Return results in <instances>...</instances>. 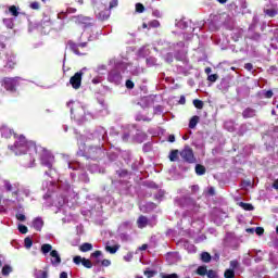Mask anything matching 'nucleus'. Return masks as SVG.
I'll use <instances>...</instances> for the list:
<instances>
[{
	"label": "nucleus",
	"mask_w": 278,
	"mask_h": 278,
	"mask_svg": "<svg viewBox=\"0 0 278 278\" xmlns=\"http://www.w3.org/2000/svg\"><path fill=\"white\" fill-rule=\"evenodd\" d=\"M40 162L41 166H45L48 168V170L45 172V177H49V179H46L42 181L41 190L46 192L43 194L45 201H47L48 205H54V207H58L60 212L61 207H71V204L68 200L77 202V199H79V193L75 191L73 186L68 184L66 179L63 177L58 178V170L53 167L55 164V156H53V153L51 151L42 149V152L40 154ZM55 179L56 184H55Z\"/></svg>",
	"instance_id": "nucleus-1"
},
{
	"label": "nucleus",
	"mask_w": 278,
	"mask_h": 278,
	"mask_svg": "<svg viewBox=\"0 0 278 278\" xmlns=\"http://www.w3.org/2000/svg\"><path fill=\"white\" fill-rule=\"evenodd\" d=\"M174 205L176 207H180L181 210H186V212L182 213V223H186L188 218H191V227L195 229V231H201L203 229V214H199V211L201 210V206L198 205L194 200L190 197H180L176 198L174 200Z\"/></svg>",
	"instance_id": "nucleus-2"
},
{
	"label": "nucleus",
	"mask_w": 278,
	"mask_h": 278,
	"mask_svg": "<svg viewBox=\"0 0 278 278\" xmlns=\"http://www.w3.org/2000/svg\"><path fill=\"white\" fill-rule=\"evenodd\" d=\"M74 134H76V140L78 142L77 155L80 157H86L87 160H92L93 162L103 160V157H105V151H108V147L99 143L98 146H89L86 149V137L79 135V132L76 130H74Z\"/></svg>",
	"instance_id": "nucleus-3"
},
{
	"label": "nucleus",
	"mask_w": 278,
	"mask_h": 278,
	"mask_svg": "<svg viewBox=\"0 0 278 278\" xmlns=\"http://www.w3.org/2000/svg\"><path fill=\"white\" fill-rule=\"evenodd\" d=\"M9 149L15 153V155H25L28 153L30 157L29 168L35 166L36 154L38 153V148L36 147V142L28 141L25 136L21 135L15 141L14 146H9Z\"/></svg>",
	"instance_id": "nucleus-4"
},
{
	"label": "nucleus",
	"mask_w": 278,
	"mask_h": 278,
	"mask_svg": "<svg viewBox=\"0 0 278 278\" xmlns=\"http://www.w3.org/2000/svg\"><path fill=\"white\" fill-rule=\"evenodd\" d=\"M67 108L70 109L72 121H75L77 125H84L89 118H94V114L88 110V104L84 102L72 100L67 102Z\"/></svg>",
	"instance_id": "nucleus-5"
},
{
	"label": "nucleus",
	"mask_w": 278,
	"mask_h": 278,
	"mask_svg": "<svg viewBox=\"0 0 278 278\" xmlns=\"http://www.w3.org/2000/svg\"><path fill=\"white\" fill-rule=\"evenodd\" d=\"M109 66H113L108 73L106 79L109 84L121 86V84H123V73L129 68V63L121 59H111Z\"/></svg>",
	"instance_id": "nucleus-6"
},
{
	"label": "nucleus",
	"mask_w": 278,
	"mask_h": 278,
	"mask_svg": "<svg viewBox=\"0 0 278 278\" xmlns=\"http://www.w3.org/2000/svg\"><path fill=\"white\" fill-rule=\"evenodd\" d=\"M83 136L85 138V142L87 140H91L102 146L110 143V137H108V129H105V127L103 126H97L92 132H86V135Z\"/></svg>",
	"instance_id": "nucleus-7"
},
{
	"label": "nucleus",
	"mask_w": 278,
	"mask_h": 278,
	"mask_svg": "<svg viewBox=\"0 0 278 278\" xmlns=\"http://www.w3.org/2000/svg\"><path fill=\"white\" fill-rule=\"evenodd\" d=\"M131 179V173L127 169L119 168L116 170L115 179H112V186L116 190H129L131 184L128 182Z\"/></svg>",
	"instance_id": "nucleus-8"
},
{
	"label": "nucleus",
	"mask_w": 278,
	"mask_h": 278,
	"mask_svg": "<svg viewBox=\"0 0 278 278\" xmlns=\"http://www.w3.org/2000/svg\"><path fill=\"white\" fill-rule=\"evenodd\" d=\"M94 10V14L99 21H108L112 12L108 10V4L103 1L92 0L91 1Z\"/></svg>",
	"instance_id": "nucleus-9"
},
{
	"label": "nucleus",
	"mask_w": 278,
	"mask_h": 278,
	"mask_svg": "<svg viewBox=\"0 0 278 278\" xmlns=\"http://www.w3.org/2000/svg\"><path fill=\"white\" fill-rule=\"evenodd\" d=\"M85 205L87 206V210L81 211L83 216H90L92 212H97L98 214H101L103 210L102 201L99 198L88 199L85 202Z\"/></svg>",
	"instance_id": "nucleus-10"
},
{
	"label": "nucleus",
	"mask_w": 278,
	"mask_h": 278,
	"mask_svg": "<svg viewBox=\"0 0 278 278\" xmlns=\"http://www.w3.org/2000/svg\"><path fill=\"white\" fill-rule=\"evenodd\" d=\"M224 244L232 251H238V249H240V244H242V237H238L232 232H227L224 239Z\"/></svg>",
	"instance_id": "nucleus-11"
},
{
	"label": "nucleus",
	"mask_w": 278,
	"mask_h": 278,
	"mask_svg": "<svg viewBox=\"0 0 278 278\" xmlns=\"http://www.w3.org/2000/svg\"><path fill=\"white\" fill-rule=\"evenodd\" d=\"M173 47V51L175 52V58L179 62H184V64L188 63V56L186 51V43L184 41H179L176 45L170 46Z\"/></svg>",
	"instance_id": "nucleus-12"
},
{
	"label": "nucleus",
	"mask_w": 278,
	"mask_h": 278,
	"mask_svg": "<svg viewBox=\"0 0 278 278\" xmlns=\"http://www.w3.org/2000/svg\"><path fill=\"white\" fill-rule=\"evenodd\" d=\"M21 77H5L1 80V86L8 90V92H16Z\"/></svg>",
	"instance_id": "nucleus-13"
},
{
	"label": "nucleus",
	"mask_w": 278,
	"mask_h": 278,
	"mask_svg": "<svg viewBox=\"0 0 278 278\" xmlns=\"http://www.w3.org/2000/svg\"><path fill=\"white\" fill-rule=\"evenodd\" d=\"M122 157H124L125 162L127 164H130L132 170L138 172L140 170V167L142 166V159L136 160L131 156V152L124 151L122 152Z\"/></svg>",
	"instance_id": "nucleus-14"
},
{
	"label": "nucleus",
	"mask_w": 278,
	"mask_h": 278,
	"mask_svg": "<svg viewBox=\"0 0 278 278\" xmlns=\"http://www.w3.org/2000/svg\"><path fill=\"white\" fill-rule=\"evenodd\" d=\"M157 225V219L155 216H152L151 218L141 215L137 219V227L139 229H144L147 227H155Z\"/></svg>",
	"instance_id": "nucleus-15"
},
{
	"label": "nucleus",
	"mask_w": 278,
	"mask_h": 278,
	"mask_svg": "<svg viewBox=\"0 0 278 278\" xmlns=\"http://www.w3.org/2000/svg\"><path fill=\"white\" fill-rule=\"evenodd\" d=\"M143 186H146V188H149V190H156V193H154V199L155 201L162 202V200L164 199V194H166V191L160 189V185L151 181V180H147Z\"/></svg>",
	"instance_id": "nucleus-16"
},
{
	"label": "nucleus",
	"mask_w": 278,
	"mask_h": 278,
	"mask_svg": "<svg viewBox=\"0 0 278 278\" xmlns=\"http://www.w3.org/2000/svg\"><path fill=\"white\" fill-rule=\"evenodd\" d=\"M84 71H88V68L84 67L79 72L75 73L71 78L67 86H72L74 90H79L81 88V77H84Z\"/></svg>",
	"instance_id": "nucleus-17"
},
{
	"label": "nucleus",
	"mask_w": 278,
	"mask_h": 278,
	"mask_svg": "<svg viewBox=\"0 0 278 278\" xmlns=\"http://www.w3.org/2000/svg\"><path fill=\"white\" fill-rule=\"evenodd\" d=\"M136 134V125H127L122 132V142H134V135Z\"/></svg>",
	"instance_id": "nucleus-18"
},
{
	"label": "nucleus",
	"mask_w": 278,
	"mask_h": 278,
	"mask_svg": "<svg viewBox=\"0 0 278 278\" xmlns=\"http://www.w3.org/2000/svg\"><path fill=\"white\" fill-rule=\"evenodd\" d=\"M180 157L185 160V162H188V164H194V162H197L194 152L190 147H185V149L180 152Z\"/></svg>",
	"instance_id": "nucleus-19"
},
{
	"label": "nucleus",
	"mask_w": 278,
	"mask_h": 278,
	"mask_svg": "<svg viewBox=\"0 0 278 278\" xmlns=\"http://www.w3.org/2000/svg\"><path fill=\"white\" fill-rule=\"evenodd\" d=\"M77 9L75 8H67L66 12L62 11L58 13V20L60 21L59 26H55L56 29H64V20L68 16V14H75Z\"/></svg>",
	"instance_id": "nucleus-20"
},
{
	"label": "nucleus",
	"mask_w": 278,
	"mask_h": 278,
	"mask_svg": "<svg viewBox=\"0 0 278 278\" xmlns=\"http://www.w3.org/2000/svg\"><path fill=\"white\" fill-rule=\"evenodd\" d=\"M67 46L75 55H86V53L80 52L79 49H86V47H88V42L75 43L73 41H68Z\"/></svg>",
	"instance_id": "nucleus-21"
},
{
	"label": "nucleus",
	"mask_w": 278,
	"mask_h": 278,
	"mask_svg": "<svg viewBox=\"0 0 278 278\" xmlns=\"http://www.w3.org/2000/svg\"><path fill=\"white\" fill-rule=\"evenodd\" d=\"M4 62V68H7V71H12L16 66V55L12 52H8Z\"/></svg>",
	"instance_id": "nucleus-22"
},
{
	"label": "nucleus",
	"mask_w": 278,
	"mask_h": 278,
	"mask_svg": "<svg viewBox=\"0 0 278 278\" xmlns=\"http://www.w3.org/2000/svg\"><path fill=\"white\" fill-rule=\"evenodd\" d=\"M50 264L53 266V268H58V266L62 264V256L58 250H52L50 252Z\"/></svg>",
	"instance_id": "nucleus-23"
},
{
	"label": "nucleus",
	"mask_w": 278,
	"mask_h": 278,
	"mask_svg": "<svg viewBox=\"0 0 278 278\" xmlns=\"http://www.w3.org/2000/svg\"><path fill=\"white\" fill-rule=\"evenodd\" d=\"M64 157L68 170H84V165H81L79 162L68 160V155H64Z\"/></svg>",
	"instance_id": "nucleus-24"
},
{
	"label": "nucleus",
	"mask_w": 278,
	"mask_h": 278,
	"mask_svg": "<svg viewBox=\"0 0 278 278\" xmlns=\"http://www.w3.org/2000/svg\"><path fill=\"white\" fill-rule=\"evenodd\" d=\"M166 262L169 266L179 264V262H181V255H179L178 252H168L166 254Z\"/></svg>",
	"instance_id": "nucleus-25"
},
{
	"label": "nucleus",
	"mask_w": 278,
	"mask_h": 278,
	"mask_svg": "<svg viewBox=\"0 0 278 278\" xmlns=\"http://www.w3.org/2000/svg\"><path fill=\"white\" fill-rule=\"evenodd\" d=\"M73 262L76 264V266L81 264L85 268H92V262L86 257H81L80 255L74 256Z\"/></svg>",
	"instance_id": "nucleus-26"
},
{
	"label": "nucleus",
	"mask_w": 278,
	"mask_h": 278,
	"mask_svg": "<svg viewBox=\"0 0 278 278\" xmlns=\"http://www.w3.org/2000/svg\"><path fill=\"white\" fill-rule=\"evenodd\" d=\"M105 155L108 156L109 162H116L118 160V155H121V150L116 148H110L105 150Z\"/></svg>",
	"instance_id": "nucleus-27"
},
{
	"label": "nucleus",
	"mask_w": 278,
	"mask_h": 278,
	"mask_svg": "<svg viewBox=\"0 0 278 278\" xmlns=\"http://www.w3.org/2000/svg\"><path fill=\"white\" fill-rule=\"evenodd\" d=\"M4 189L7 192H12L14 197H18V184L15 182L12 185L10 180H4Z\"/></svg>",
	"instance_id": "nucleus-28"
},
{
	"label": "nucleus",
	"mask_w": 278,
	"mask_h": 278,
	"mask_svg": "<svg viewBox=\"0 0 278 278\" xmlns=\"http://www.w3.org/2000/svg\"><path fill=\"white\" fill-rule=\"evenodd\" d=\"M178 247H184V249L188 251V253H197V247H194V244L192 243H189V241L186 239H181L180 241H178Z\"/></svg>",
	"instance_id": "nucleus-29"
},
{
	"label": "nucleus",
	"mask_w": 278,
	"mask_h": 278,
	"mask_svg": "<svg viewBox=\"0 0 278 278\" xmlns=\"http://www.w3.org/2000/svg\"><path fill=\"white\" fill-rule=\"evenodd\" d=\"M144 140H147V135L143 131L136 128L135 135L132 137V142H138L139 144H142Z\"/></svg>",
	"instance_id": "nucleus-30"
},
{
	"label": "nucleus",
	"mask_w": 278,
	"mask_h": 278,
	"mask_svg": "<svg viewBox=\"0 0 278 278\" xmlns=\"http://www.w3.org/2000/svg\"><path fill=\"white\" fill-rule=\"evenodd\" d=\"M137 55L138 58H149V55H151V46L149 45H146V46H142L138 52H137Z\"/></svg>",
	"instance_id": "nucleus-31"
},
{
	"label": "nucleus",
	"mask_w": 278,
	"mask_h": 278,
	"mask_svg": "<svg viewBox=\"0 0 278 278\" xmlns=\"http://www.w3.org/2000/svg\"><path fill=\"white\" fill-rule=\"evenodd\" d=\"M31 227L35 228L36 231H42V227H45L42 217H36L31 223Z\"/></svg>",
	"instance_id": "nucleus-32"
},
{
	"label": "nucleus",
	"mask_w": 278,
	"mask_h": 278,
	"mask_svg": "<svg viewBox=\"0 0 278 278\" xmlns=\"http://www.w3.org/2000/svg\"><path fill=\"white\" fill-rule=\"evenodd\" d=\"M5 14H11V16H13V18H16V16H18L21 14V8L16 7V5H10L8 8V10L5 11Z\"/></svg>",
	"instance_id": "nucleus-33"
},
{
	"label": "nucleus",
	"mask_w": 278,
	"mask_h": 278,
	"mask_svg": "<svg viewBox=\"0 0 278 278\" xmlns=\"http://www.w3.org/2000/svg\"><path fill=\"white\" fill-rule=\"evenodd\" d=\"M229 78H223L220 83L217 85L218 90H222V92H227L229 90Z\"/></svg>",
	"instance_id": "nucleus-34"
},
{
	"label": "nucleus",
	"mask_w": 278,
	"mask_h": 278,
	"mask_svg": "<svg viewBox=\"0 0 278 278\" xmlns=\"http://www.w3.org/2000/svg\"><path fill=\"white\" fill-rule=\"evenodd\" d=\"M146 66H148V68L157 67L160 66V62H157V59H155L154 56H148L146 59Z\"/></svg>",
	"instance_id": "nucleus-35"
},
{
	"label": "nucleus",
	"mask_w": 278,
	"mask_h": 278,
	"mask_svg": "<svg viewBox=\"0 0 278 278\" xmlns=\"http://www.w3.org/2000/svg\"><path fill=\"white\" fill-rule=\"evenodd\" d=\"M256 115H257V111L255 109H251V108H247L242 112L243 118H254V116H256Z\"/></svg>",
	"instance_id": "nucleus-36"
},
{
	"label": "nucleus",
	"mask_w": 278,
	"mask_h": 278,
	"mask_svg": "<svg viewBox=\"0 0 278 278\" xmlns=\"http://www.w3.org/2000/svg\"><path fill=\"white\" fill-rule=\"evenodd\" d=\"M118 138H119L118 131H116V129H114V128H111L110 132H109L110 143H106V144H110V147H112V142H116V140H118Z\"/></svg>",
	"instance_id": "nucleus-37"
},
{
	"label": "nucleus",
	"mask_w": 278,
	"mask_h": 278,
	"mask_svg": "<svg viewBox=\"0 0 278 278\" xmlns=\"http://www.w3.org/2000/svg\"><path fill=\"white\" fill-rule=\"evenodd\" d=\"M14 21H16V17H8L3 18L2 23L7 29H14Z\"/></svg>",
	"instance_id": "nucleus-38"
},
{
	"label": "nucleus",
	"mask_w": 278,
	"mask_h": 278,
	"mask_svg": "<svg viewBox=\"0 0 278 278\" xmlns=\"http://www.w3.org/2000/svg\"><path fill=\"white\" fill-rule=\"evenodd\" d=\"M51 251H53V245L49 243H43L40 248V252L42 253V255H45V257H47V255H49Z\"/></svg>",
	"instance_id": "nucleus-39"
},
{
	"label": "nucleus",
	"mask_w": 278,
	"mask_h": 278,
	"mask_svg": "<svg viewBox=\"0 0 278 278\" xmlns=\"http://www.w3.org/2000/svg\"><path fill=\"white\" fill-rule=\"evenodd\" d=\"M87 169L89 170V173H105V169L102 168V167H99V165L97 164H91V165H88Z\"/></svg>",
	"instance_id": "nucleus-40"
},
{
	"label": "nucleus",
	"mask_w": 278,
	"mask_h": 278,
	"mask_svg": "<svg viewBox=\"0 0 278 278\" xmlns=\"http://www.w3.org/2000/svg\"><path fill=\"white\" fill-rule=\"evenodd\" d=\"M200 260L204 264H210L212 262V254H210V252H202L200 254Z\"/></svg>",
	"instance_id": "nucleus-41"
},
{
	"label": "nucleus",
	"mask_w": 278,
	"mask_h": 278,
	"mask_svg": "<svg viewBox=\"0 0 278 278\" xmlns=\"http://www.w3.org/2000/svg\"><path fill=\"white\" fill-rule=\"evenodd\" d=\"M105 71H108V65H104V64L98 65L94 68V73H97V75H100L102 77L105 76Z\"/></svg>",
	"instance_id": "nucleus-42"
},
{
	"label": "nucleus",
	"mask_w": 278,
	"mask_h": 278,
	"mask_svg": "<svg viewBox=\"0 0 278 278\" xmlns=\"http://www.w3.org/2000/svg\"><path fill=\"white\" fill-rule=\"evenodd\" d=\"M34 277L35 278H49V273H47L42 269H35Z\"/></svg>",
	"instance_id": "nucleus-43"
},
{
	"label": "nucleus",
	"mask_w": 278,
	"mask_h": 278,
	"mask_svg": "<svg viewBox=\"0 0 278 278\" xmlns=\"http://www.w3.org/2000/svg\"><path fill=\"white\" fill-rule=\"evenodd\" d=\"M238 205L242 207V210H244L245 212H253V210H255V207L251 203L239 202Z\"/></svg>",
	"instance_id": "nucleus-44"
},
{
	"label": "nucleus",
	"mask_w": 278,
	"mask_h": 278,
	"mask_svg": "<svg viewBox=\"0 0 278 278\" xmlns=\"http://www.w3.org/2000/svg\"><path fill=\"white\" fill-rule=\"evenodd\" d=\"M118 249H121L119 244H115V245L111 247L109 243H106V245H105V251H108V253H111V255H114V253H116L118 251Z\"/></svg>",
	"instance_id": "nucleus-45"
},
{
	"label": "nucleus",
	"mask_w": 278,
	"mask_h": 278,
	"mask_svg": "<svg viewBox=\"0 0 278 278\" xmlns=\"http://www.w3.org/2000/svg\"><path fill=\"white\" fill-rule=\"evenodd\" d=\"M79 251H81V253H88V251H92V243H89V242L83 243L79 247Z\"/></svg>",
	"instance_id": "nucleus-46"
},
{
	"label": "nucleus",
	"mask_w": 278,
	"mask_h": 278,
	"mask_svg": "<svg viewBox=\"0 0 278 278\" xmlns=\"http://www.w3.org/2000/svg\"><path fill=\"white\" fill-rule=\"evenodd\" d=\"M13 134V130L10 129L9 127H2L1 128V136L2 138H10Z\"/></svg>",
	"instance_id": "nucleus-47"
},
{
	"label": "nucleus",
	"mask_w": 278,
	"mask_h": 278,
	"mask_svg": "<svg viewBox=\"0 0 278 278\" xmlns=\"http://www.w3.org/2000/svg\"><path fill=\"white\" fill-rule=\"evenodd\" d=\"M199 119L200 117L194 115L191 117V119L189 121V129H194V127H197V125H199Z\"/></svg>",
	"instance_id": "nucleus-48"
},
{
	"label": "nucleus",
	"mask_w": 278,
	"mask_h": 278,
	"mask_svg": "<svg viewBox=\"0 0 278 278\" xmlns=\"http://www.w3.org/2000/svg\"><path fill=\"white\" fill-rule=\"evenodd\" d=\"M104 79H105L104 76H101V75H98V74H97V76H94V77L91 79V84H92L93 86H98V84H103Z\"/></svg>",
	"instance_id": "nucleus-49"
},
{
	"label": "nucleus",
	"mask_w": 278,
	"mask_h": 278,
	"mask_svg": "<svg viewBox=\"0 0 278 278\" xmlns=\"http://www.w3.org/2000/svg\"><path fill=\"white\" fill-rule=\"evenodd\" d=\"M224 127L227 129V131H236V124L232 121L225 122Z\"/></svg>",
	"instance_id": "nucleus-50"
},
{
	"label": "nucleus",
	"mask_w": 278,
	"mask_h": 278,
	"mask_svg": "<svg viewBox=\"0 0 278 278\" xmlns=\"http://www.w3.org/2000/svg\"><path fill=\"white\" fill-rule=\"evenodd\" d=\"M197 275H200V277H205L207 275V266H199L197 269Z\"/></svg>",
	"instance_id": "nucleus-51"
},
{
	"label": "nucleus",
	"mask_w": 278,
	"mask_h": 278,
	"mask_svg": "<svg viewBox=\"0 0 278 278\" xmlns=\"http://www.w3.org/2000/svg\"><path fill=\"white\" fill-rule=\"evenodd\" d=\"M206 169L205 166L201 165V164H197L195 165V174L199 176L205 175Z\"/></svg>",
	"instance_id": "nucleus-52"
},
{
	"label": "nucleus",
	"mask_w": 278,
	"mask_h": 278,
	"mask_svg": "<svg viewBox=\"0 0 278 278\" xmlns=\"http://www.w3.org/2000/svg\"><path fill=\"white\" fill-rule=\"evenodd\" d=\"M176 27H178V29H188V22H186V20H179L178 22H176Z\"/></svg>",
	"instance_id": "nucleus-53"
},
{
	"label": "nucleus",
	"mask_w": 278,
	"mask_h": 278,
	"mask_svg": "<svg viewBox=\"0 0 278 278\" xmlns=\"http://www.w3.org/2000/svg\"><path fill=\"white\" fill-rule=\"evenodd\" d=\"M127 229H131V222H123L119 225V228H118L119 231H127Z\"/></svg>",
	"instance_id": "nucleus-54"
},
{
	"label": "nucleus",
	"mask_w": 278,
	"mask_h": 278,
	"mask_svg": "<svg viewBox=\"0 0 278 278\" xmlns=\"http://www.w3.org/2000/svg\"><path fill=\"white\" fill-rule=\"evenodd\" d=\"M79 181H83V184H90V177H88L87 173H81L78 175Z\"/></svg>",
	"instance_id": "nucleus-55"
},
{
	"label": "nucleus",
	"mask_w": 278,
	"mask_h": 278,
	"mask_svg": "<svg viewBox=\"0 0 278 278\" xmlns=\"http://www.w3.org/2000/svg\"><path fill=\"white\" fill-rule=\"evenodd\" d=\"M132 75L138 76L144 73V67L136 66L131 70Z\"/></svg>",
	"instance_id": "nucleus-56"
},
{
	"label": "nucleus",
	"mask_w": 278,
	"mask_h": 278,
	"mask_svg": "<svg viewBox=\"0 0 278 278\" xmlns=\"http://www.w3.org/2000/svg\"><path fill=\"white\" fill-rule=\"evenodd\" d=\"M33 245H34V240H31L30 237H26L24 239V247H25V249H31Z\"/></svg>",
	"instance_id": "nucleus-57"
},
{
	"label": "nucleus",
	"mask_w": 278,
	"mask_h": 278,
	"mask_svg": "<svg viewBox=\"0 0 278 278\" xmlns=\"http://www.w3.org/2000/svg\"><path fill=\"white\" fill-rule=\"evenodd\" d=\"M225 278H236V271L233 269H226L224 273Z\"/></svg>",
	"instance_id": "nucleus-58"
},
{
	"label": "nucleus",
	"mask_w": 278,
	"mask_h": 278,
	"mask_svg": "<svg viewBox=\"0 0 278 278\" xmlns=\"http://www.w3.org/2000/svg\"><path fill=\"white\" fill-rule=\"evenodd\" d=\"M178 155H179V151H178V150H173V151L169 153V160H170V162H177Z\"/></svg>",
	"instance_id": "nucleus-59"
},
{
	"label": "nucleus",
	"mask_w": 278,
	"mask_h": 278,
	"mask_svg": "<svg viewBox=\"0 0 278 278\" xmlns=\"http://www.w3.org/2000/svg\"><path fill=\"white\" fill-rule=\"evenodd\" d=\"M10 273H12V266H10V265H4V266L2 267V275H3L4 277H8V275H10Z\"/></svg>",
	"instance_id": "nucleus-60"
},
{
	"label": "nucleus",
	"mask_w": 278,
	"mask_h": 278,
	"mask_svg": "<svg viewBox=\"0 0 278 278\" xmlns=\"http://www.w3.org/2000/svg\"><path fill=\"white\" fill-rule=\"evenodd\" d=\"M250 127L247 124H242L239 128L240 136H244L249 131Z\"/></svg>",
	"instance_id": "nucleus-61"
},
{
	"label": "nucleus",
	"mask_w": 278,
	"mask_h": 278,
	"mask_svg": "<svg viewBox=\"0 0 278 278\" xmlns=\"http://www.w3.org/2000/svg\"><path fill=\"white\" fill-rule=\"evenodd\" d=\"M148 25H149V29L151 28L156 29L157 27H160V21L157 20L150 21Z\"/></svg>",
	"instance_id": "nucleus-62"
},
{
	"label": "nucleus",
	"mask_w": 278,
	"mask_h": 278,
	"mask_svg": "<svg viewBox=\"0 0 278 278\" xmlns=\"http://www.w3.org/2000/svg\"><path fill=\"white\" fill-rule=\"evenodd\" d=\"M160 277L161 278H179V275H177V274H164V273H161L160 274Z\"/></svg>",
	"instance_id": "nucleus-63"
},
{
	"label": "nucleus",
	"mask_w": 278,
	"mask_h": 278,
	"mask_svg": "<svg viewBox=\"0 0 278 278\" xmlns=\"http://www.w3.org/2000/svg\"><path fill=\"white\" fill-rule=\"evenodd\" d=\"M251 257H253L251 253H248V255L243 257L244 266H251Z\"/></svg>",
	"instance_id": "nucleus-64"
}]
</instances>
